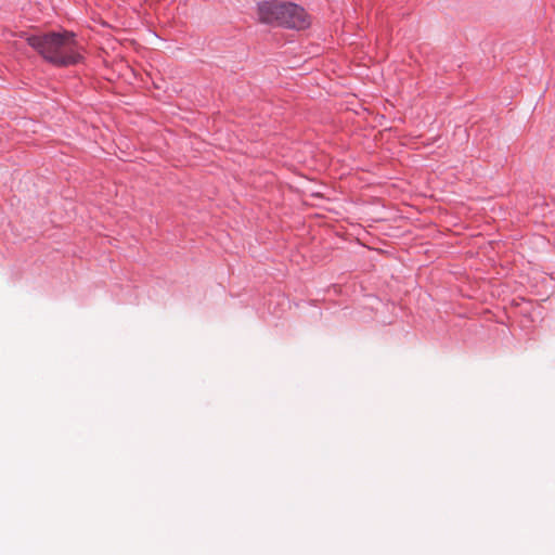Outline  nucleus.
Instances as JSON below:
<instances>
[{
    "label": "nucleus",
    "mask_w": 555,
    "mask_h": 555,
    "mask_svg": "<svg viewBox=\"0 0 555 555\" xmlns=\"http://www.w3.org/2000/svg\"><path fill=\"white\" fill-rule=\"evenodd\" d=\"M27 43L47 62L56 66L75 65L82 61L81 47L70 31L39 35L22 34Z\"/></svg>",
    "instance_id": "f257e3e1"
},
{
    "label": "nucleus",
    "mask_w": 555,
    "mask_h": 555,
    "mask_svg": "<svg viewBox=\"0 0 555 555\" xmlns=\"http://www.w3.org/2000/svg\"><path fill=\"white\" fill-rule=\"evenodd\" d=\"M259 21L288 28L305 29L310 25L306 11L291 2L266 1L258 4Z\"/></svg>",
    "instance_id": "f03ea898"
}]
</instances>
